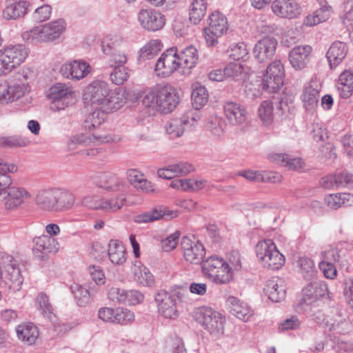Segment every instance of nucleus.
<instances>
[{
	"instance_id": "f257e3e1",
	"label": "nucleus",
	"mask_w": 353,
	"mask_h": 353,
	"mask_svg": "<svg viewBox=\"0 0 353 353\" xmlns=\"http://www.w3.org/2000/svg\"><path fill=\"white\" fill-rule=\"evenodd\" d=\"M83 99L92 108H101L103 111H116L125 103L126 99L121 88L111 90L107 82L96 80L84 90Z\"/></svg>"
},
{
	"instance_id": "f03ea898",
	"label": "nucleus",
	"mask_w": 353,
	"mask_h": 353,
	"mask_svg": "<svg viewBox=\"0 0 353 353\" xmlns=\"http://www.w3.org/2000/svg\"><path fill=\"white\" fill-rule=\"evenodd\" d=\"M94 111L89 114L83 123L85 130L92 132V134H78L70 139L74 145H88L91 143L95 144L108 143L114 142L117 138L109 134L101 133L97 129L105 121L107 114L111 111H103L101 108H93Z\"/></svg>"
},
{
	"instance_id": "7ed1b4c3",
	"label": "nucleus",
	"mask_w": 353,
	"mask_h": 353,
	"mask_svg": "<svg viewBox=\"0 0 353 353\" xmlns=\"http://www.w3.org/2000/svg\"><path fill=\"white\" fill-rule=\"evenodd\" d=\"M230 262L232 267H230L222 258L212 255L203 261L202 272L216 284L228 283L232 279V268L239 270L241 267L239 258L234 261L230 259Z\"/></svg>"
},
{
	"instance_id": "20e7f679",
	"label": "nucleus",
	"mask_w": 353,
	"mask_h": 353,
	"mask_svg": "<svg viewBox=\"0 0 353 353\" xmlns=\"http://www.w3.org/2000/svg\"><path fill=\"white\" fill-rule=\"evenodd\" d=\"M179 102L176 90L170 85H157L147 93L143 103L147 107H156L159 111L167 114L172 112Z\"/></svg>"
},
{
	"instance_id": "39448f33",
	"label": "nucleus",
	"mask_w": 353,
	"mask_h": 353,
	"mask_svg": "<svg viewBox=\"0 0 353 353\" xmlns=\"http://www.w3.org/2000/svg\"><path fill=\"white\" fill-rule=\"evenodd\" d=\"M23 282L19 262L11 255L0 253V287L16 292L20 290ZM1 296L0 293V299Z\"/></svg>"
},
{
	"instance_id": "423d86ee",
	"label": "nucleus",
	"mask_w": 353,
	"mask_h": 353,
	"mask_svg": "<svg viewBox=\"0 0 353 353\" xmlns=\"http://www.w3.org/2000/svg\"><path fill=\"white\" fill-rule=\"evenodd\" d=\"M256 254L262 265L269 270H279L285 263L284 256L270 239L259 241L256 245Z\"/></svg>"
},
{
	"instance_id": "0eeeda50",
	"label": "nucleus",
	"mask_w": 353,
	"mask_h": 353,
	"mask_svg": "<svg viewBox=\"0 0 353 353\" xmlns=\"http://www.w3.org/2000/svg\"><path fill=\"white\" fill-rule=\"evenodd\" d=\"M28 72L22 71L15 74L7 84L0 85V103H12L21 97L28 85Z\"/></svg>"
},
{
	"instance_id": "6e6552de",
	"label": "nucleus",
	"mask_w": 353,
	"mask_h": 353,
	"mask_svg": "<svg viewBox=\"0 0 353 353\" xmlns=\"http://www.w3.org/2000/svg\"><path fill=\"white\" fill-rule=\"evenodd\" d=\"M48 97L50 99V109L59 111L74 105L77 101L76 92L65 83H57L49 89Z\"/></svg>"
},
{
	"instance_id": "1a4fd4ad",
	"label": "nucleus",
	"mask_w": 353,
	"mask_h": 353,
	"mask_svg": "<svg viewBox=\"0 0 353 353\" xmlns=\"http://www.w3.org/2000/svg\"><path fill=\"white\" fill-rule=\"evenodd\" d=\"M208 26L203 28V34L208 46H215L218 39L228 30L227 18L219 12H212L208 18Z\"/></svg>"
},
{
	"instance_id": "9d476101",
	"label": "nucleus",
	"mask_w": 353,
	"mask_h": 353,
	"mask_svg": "<svg viewBox=\"0 0 353 353\" xmlns=\"http://www.w3.org/2000/svg\"><path fill=\"white\" fill-rule=\"evenodd\" d=\"M28 56L23 45H15L0 50V75L11 72L23 63Z\"/></svg>"
},
{
	"instance_id": "9b49d317",
	"label": "nucleus",
	"mask_w": 353,
	"mask_h": 353,
	"mask_svg": "<svg viewBox=\"0 0 353 353\" xmlns=\"http://www.w3.org/2000/svg\"><path fill=\"white\" fill-rule=\"evenodd\" d=\"M285 70L280 60L270 63L266 69L262 81V88L268 92H276L283 85Z\"/></svg>"
},
{
	"instance_id": "f8f14e48",
	"label": "nucleus",
	"mask_w": 353,
	"mask_h": 353,
	"mask_svg": "<svg viewBox=\"0 0 353 353\" xmlns=\"http://www.w3.org/2000/svg\"><path fill=\"white\" fill-rule=\"evenodd\" d=\"M102 50L108 55L110 67L124 66L128 61V56L123 50L122 42L117 38L105 39L101 43Z\"/></svg>"
},
{
	"instance_id": "ddd939ff",
	"label": "nucleus",
	"mask_w": 353,
	"mask_h": 353,
	"mask_svg": "<svg viewBox=\"0 0 353 353\" xmlns=\"http://www.w3.org/2000/svg\"><path fill=\"white\" fill-rule=\"evenodd\" d=\"M198 320L211 334L216 336L223 334L225 319L219 312L210 307L202 308Z\"/></svg>"
},
{
	"instance_id": "4468645a",
	"label": "nucleus",
	"mask_w": 353,
	"mask_h": 353,
	"mask_svg": "<svg viewBox=\"0 0 353 353\" xmlns=\"http://www.w3.org/2000/svg\"><path fill=\"white\" fill-rule=\"evenodd\" d=\"M181 248L185 260L192 264L203 263L205 255V248L199 241L192 240L188 237H183Z\"/></svg>"
},
{
	"instance_id": "2eb2a0df",
	"label": "nucleus",
	"mask_w": 353,
	"mask_h": 353,
	"mask_svg": "<svg viewBox=\"0 0 353 353\" xmlns=\"http://www.w3.org/2000/svg\"><path fill=\"white\" fill-rule=\"evenodd\" d=\"M31 196L30 193L23 188L8 186L3 192H0V201H5V207L8 210H13Z\"/></svg>"
},
{
	"instance_id": "dca6fc26",
	"label": "nucleus",
	"mask_w": 353,
	"mask_h": 353,
	"mask_svg": "<svg viewBox=\"0 0 353 353\" xmlns=\"http://www.w3.org/2000/svg\"><path fill=\"white\" fill-rule=\"evenodd\" d=\"M138 21L143 29L155 32L163 28L165 19L159 11L153 9H142L138 14Z\"/></svg>"
},
{
	"instance_id": "f3484780",
	"label": "nucleus",
	"mask_w": 353,
	"mask_h": 353,
	"mask_svg": "<svg viewBox=\"0 0 353 353\" xmlns=\"http://www.w3.org/2000/svg\"><path fill=\"white\" fill-rule=\"evenodd\" d=\"M176 70L179 71L176 50L170 48L163 52L159 58L155 65L154 71L157 76L167 77Z\"/></svg>"
},
{
	"instance_id": "a211bd4d",
	"label": "nucleus",
	"mask_w": 353,
	"mask_h": 353,
	"mask_svg": "<svg viewBox=\"0 0 353 353\" xmlns=\"http://www.w3.org/2000/svg\"><path fill=\"white\" fill-rule=\"evenodd\" d=\"M277 45L274 37H264L254 45L253 56L259 63L267 62L275 55Z\"/></svg>"
},
{
	"instance_id": "6ab92c4d",
	"label": "nucleus",
	"mask_w": 353,
	"mask_h": 353,
	"mask_svg": "<svg viewBox=\"0 0 353 353\" xmlns=\"http://www.w3.org/2000/svg\"><path fill=\"white\" fill-rule=\"evenodd\" d=\"M177 300L175 294L165 291L159 292L155 296V301L158 305L159 314L166 319H175L178 316Z\"/></svg>"
},
{
	"instance_id": "aec40b11",
	"label": "nucleus",
	"mask_w": 353,
	"mask_h": 353,
	"mask_svg": "<svg viewBox=\"0 0 353 353\" xmlns=\"http://www.w3.org/2000/svg\"><path fill=\"white\" fill-rule=\"evenodd\" d=\"M33 254L40 259H43L48 254H55L59 250V243L57 240L48 235L36 236L33 239Z\"/></svg>"
},
{
	"instance_id": "412c9836",
	"label": "nucleus",
	"mask_w": 353,
	"mask_h": 353,
	"mask_svg": "<svg viewBox=\"0 0 353 353\" xmlns=\"http://www.w3.org/2000/svg\"><path fill=\"white\" fill-rule=\"evenodd\" d=\"M91 67L83 60H74L65 63L60 69L61 74L68 79L79 81L86 77Z\"/></svg>"
},
{
	"instance_id": "4be33fe9",
	"label": "nucleus",
	"mask_w": 353,
	"mask_h": 353,
	"mask_svg": "<svg viewBox=\"0 0 353 353\" xmlns=\"http://www.w3.org/2000/svg\"><path fill=\"white\" fill-rule=\"evenodd\" d=\"M108 297L113 301L129 305L139 304L144 299V295L138 290L118 288H112L108 292Z\"/></svg>"
},
{
	"instance_id": "5701e85b",
	"label": "nucleus",
	"mask_w": 353,
	"mask_h": 353,
	"mask_svg": "<svg viewBox=\"0 0 353 353\" xmlns=\"http://www.w3.org/2000/svg\"><path fill=\"white\" fill-rule=\"evenodd\" d=\"M196 121V119L192 113H188L181 118L170 119L166 125V132L172 139L179 137L185 130L190 128Z\"/></svg>"
},
{
	"instance_id": "b1692460",
	"label": "nucleus",
	"mask_w": 353,
	"mask_h": 353,
	"mask_svg": "<svg viewBox=\"0 0 353 353\" xmlns=\"http://www.w3.org/2000/svg\"><path fill=\"white\" fill-rule=\"evenodd\" d=\"M177 62L179 66V72L182 74H188L190 70L194 68L198 61L197 50L192 46L186 47L176 52Z\"/></svg>"
},
{
	"instance_id": "393cba45",
	"label": "nucleus",
	"mask_w": 353,
	"mask_h": 353,
	"mask_svg": "<svg viewBox=\"0 0 353 353\" xmlns=\"http://www.w3.org/2000/svg\"><path fill=\"white\" fill-rule=\"evenodd\" d=\"M176 216V211L170 210L165 206H159L148 212L134 216L133 219L137 223H148L161 219H169Z\"/></svg>"
},
{
	"instance_id": "a878e982",
	"label": "nucleus",
	"mask_w": 353,
	"mask_h": 353,
	"mask_svg": "<svg viewBox=\"0 0 353 353\" xmlns=\"http://www.w3.org/2000/svg\"><path fill=\"white\" fill-rule=\"evenodd\" d=\"M311 52L312 48L308 45L293 48L288 56L292 67L296 70L304 69L310 61Z\"/></svg>"
},
{
	"instance_id": "bb28decb",
	"label": "nucleus",
	"mask_w": 353,
	"mask_h": 353,
	"mask_svg": "<svg viewBox=\"0 0 353 353\" xmlns=\"http://www.w3.org/2000/svg\"><path fill=\"white\" fill-rule=\"evenodd\" d=\"M225 115L229 123L233 125L243 123L248 117L246 109L239 103L227 101L223 106Z\"/></svg>"
},
{
	"instance_id": "cd10ccee",
	"label": "nucleus",
	"mask_w": 353,
	"mask_h": 353,
	"mask_svg": "<svg viewBox=\"0 0 353 353\" xmlns=\"http://www.w3.org/2000/svg\"><path fill=\"white\" fill-rule=\"evenodd\" d=\"M302 292L303 300L307 304L314 302L326 295L330 298L327 283L321 281L309 283L303 289Z\"/></svg>"
},
{
	"instance_id": "c85d7f7f",
	"label": "nucleus",
	"mask_w": 353,
	"mask_h": 353,
	"mask_svg": "<svg viewBox=\"0 0 353 353\" xmlns=\"http://www.w3.org/2000/svg\"><path fill=\"white\" fill-rule=\"evenodd\" d=\"M299 8L294 0H275L272 3L273 12L284 18L295 17L299 13Z\"/></svg>"
},
{
	"instance_id": "c756f323",
	"label": "nucleus",
	"mask_w": 353,
	"mask_h": 353,
	"mask_svg": "<svg viewBox=\"0 0 353 353\" xmlns=\"http://www.w3.org/2000/svg\"><path fill=\"white\" fill-rule=\"evenodd\" d=\"M16 333L18 339L27 345H32L39 336V332L32 323H23L17 326Z\"/></svg>"
},
{
	"instance_id": "7c9ffc66",
	"label": "nucleus",
	"mask_w": 353,
	"mask_h": 353,
	"mask_svg": "<svg viewBox=\"0 0 353 353\" xmlns=\"http://www.w3.org/2000/svg\"><path fill=\"white\" fill-rule=\"evenodd\" d=\"M347 46L345 43L335 41L329 48L326 57L331 69L337 67L345 58L347 54Z\"/></svg>"
},
{
	"instance_id": "2f4dec72",
	"label": "nucleus",
	"mask_w": 353,
	"mask_h": 353,
	"mask_svg": "<svg viewBox=\"0 0 353 353\" xmlns=\"http://www.w3.org/2000/svg\"><path fill=\"white\" fill-rule=\"evenodd\" d=\"M57 188L42 190L36 196L37 204L43 210L53 211L58 210Z\"/></svg>"
},
{
	"instance_id": "473e14b6",
	"label": "nucleus",
	"mask_w": 353,
	"mask_h": 353,
	"mask_svg": "<svg viewBox=\"0 0 353 353\" xmlns=\"http://www.w3.org/2000/svg\"><path fill=\"white\" fill-rule=\"evenodd\" d=\"M265 294L273 302H280L285 296V289L283 281L278 277H272L266 283L263 288Z\"/></svg>"
},
{
	"instance_id": "72a5a7b5",
	"label": "nucleus",
	"mask_w": 353,
	"mask_h": 353,
	"mask_svg": "<svg viewBox=\"0 0 353 353\" xmlns=\"http://www.w3.org/2000/svg\"><path fill=\"white\" fill-rule=\"evenodd\" d=\"M230 312L236 318L246 322L252 316L251 308L239 299L230 296L227 299Z\"/></svg>"
},
{
	"instance_id": "f704fd0d",
	"label": "nucleus",
	"mask_w": 353,
	"mask_h": 353,
	"mask_svg": "<svg viewBox=\"0 0 353 353\" xmlns=\"http://www.w3.org/2000/svg\"><path fill=\"white\" fill-rule=\"evenodd\" d=\"M337 89L343 99L349 98L353 93V72L344 70L339 77Z\"/></svg>"
},
{
	"instance_id": "c9c22d12",
	"label": "nucleus",
	"mask_w": 353,
	"mask_h": 353,
	"mask_svg": "<svg viewBox=\"0 0 353 353\" xmlns=\"http://www.w3.org/2000/svg\"><path fill=\"white\" fill-rule=\"evenodd\" d=\"M208 0H192L189 7V20L194 24H199L205 15Z\"/></svg>"
},
{
	"instance_id": "e433bc0d",
	"label": "nucleus",
	"mask_w": 353,
	"mask_h": 353,
	"mask_svg": "<svg viewBox=\"0 0 353 353\" xmlns=\"http://www.w3.org/2000/svg\"><path fill=\"white\" fill-rule=\"evenodd\" d=\"M29 6L30 3L26 1H19L13 3L3 10V18L8 20H15L23 17L27 13Z\"/></svg>"
},
{
	"instance_id": "4c0bfd02",
	"label": "nucleus",
	"mask_w": 353,
	"mask_h": 353,
	"mask_svg": "<svg viewBox=\"0 0 353 353\" xmlns=\"http://www.w3.org/2000/svg\"><path fill=\"white\" fill-rule=\"evenodd\" d=\"M192 104L196 110H199L208 103V92L206 88L199 83L192 84Z\"/></svg>"
},
{
	"instance_id": "58836bf2",
	"label": "nucleus",
	"mask_w": 353,
	"mask_h": 353,
	"mask_svg": "<svg viewBox=\"0 0 353 353\" xmlns=\"http://www.w3.org/2000/svg\"><path fill=\"white\" fill-rule=\"evenodd\" d=\"M108 254L111 262L116 265L123 264L126 260L125 247L117 240L110 241Z\"/></svg>"
},
{
	"instance_id": "ea45409f",
	"label": "nucleus",
	"mask_w": 353,
	"mask_h": 353,
	"mask_svg": "<svg viewBox=\"0 0 353 353\" xmlns=\"http://www.w3.org/2000/svg\"><path fill=\"white\" fill-rule=\"evenodd\" d=\"M269 159L280 165L288 168L290 170H298L303 167V162L300 158H290L286 154L276 153L270 155Z\"/></svg>"
},
{
	"instance_id": "a19ab883",
	"label": "nucleus",
	"mask_w": 353,
	"mask_h": 353,
	"mask_svg": "<svg viewBox=\"0 0 353 353\" xmlns=\"http://www.w3.org/2000/svg\"><path fill=\"white\" fill-rule=\"evenodd\" d=\"M162 43L158 39L150 40L139 51L138 61H144L154 58L161 50Z\"/></svg>"
},
{
	"instance_id": "79ce46f5",
	"label": "nucleus",
	"mask_w": 353,
	"mask_h": 353,
	"mask_svg": "<svg viewBox=\"0 0 353 353\" xmlns=\"http://www.w3.org/2000/svg\"><path fill=\"white\" fill-rule=\"evenodd\" d=\"M301 97L305 110L313 112L319 102V92L318 90L311 85L307 86L304 89Z\"/></svg>"
},
{
	"instance_id": "37998d69",
	"label": "nucleus",
	"mask_w": 353,
	"mask_h": 353,
	"mask_svg": "<svg viewBox=\"0 0 353 353\" xmlns=\"http://www.w3.org/2000/svg\"><path fill=\"white\" fill-rule=\"evenodd\" d=\"M205 181H195L191 179H177L173 180L170 187L183 191H196L202 189Z\"/></svg>"
},
{
	"instance_id": "c03bdc74",
	"label": "nucleus",
	"mask_w": 353,
	"mask_h": 353,
	"mask_svg": "<svg viewBox=\"0 0 353 353\" xmlns=\"http://www.w3.org/2000/svg\"><path fill=\"white\" fill-rule=\"evenodd\" d=\"M75 302L79 306L85 307L90 302L92 294L84 286L74 283L70 286Z\"/></svg>"
},
{
	"instance_id": "a18cd8bd",
	"label": "nucleus",
	"mask_w": 353,
	"mask_h": 353,
	"mask_svg": "<svg viewBox=\"0 0 353 353\" xmlns=\"http://www.w3.org/2000/svg\"><path fill=\"white\" fill-rule=\"evenodd\" d=\"M100 180L101 187L109 191H119L124 187L123 181L114 174L104 173Z\"/></svg>"
},
{
	"instance_id": "49530a36",
	"label": "nucleus",
	"mask_w": 353,
	"mask_h": 353,
	"mask_svg": "<svg viewBox=\"0 0 353 353\" xmlns=\"http://www.w3.org/2000/svg\"><path fill=\"white\" fill-rule=\"evenodd\" d=\"M44 33H46L48 41H53L63 32L65 29V21L59 19L50 23L43 25Z\"/></svg>"
},
{
	"instance_id": "de8ad7c7",
	"label": "nucleus",
	"mask_w": 353,
	"mask_h": 353,
	"mask_svg": "<svg viewBox=\"0 0 353 353\" xmlns=\"http://www.w3.org/2000/svg\"><path fill=\"white\" fill-rule=\"evenodd\" d=\"M332 12L331 6L327 5L322 6L314 12V15L306 17L304 23L307 26H315L326 21L330 17Z\"/></svg>"
},
{
	"instance_id": "09e8293b",
	"label": "nucleus",
	"mask_w": 353,
	"mask_h": 353,
	"mask_svg": "<svg viewBox=\"0 0 353 353\" xmlns=\"http://www.w3.org/2000/svg\"><path fill=\"white\" fill-rule=\"evenodd\" d=\"M37 305L39 310L43 316L50 321H52L55 316L54 314V307L50 303L48 296L43 293L40 292L37 297Z\"/></svg>"
},
{
	"instance_id": "8fccbe9b",
	"label": "nucleus",
	"mask_w": 353,
	"mask_h": 353,
	"mask_svg": "<svg viewBox=\"0 0 353 353\" xmlns=\"http://www.w3.org/2000/svg\"><path fill=\"white\" fill-rule=\"evenodd\" d=\"M17 171V167L14 164H8L0 159V192H3L5 188L12 183V179L7 173H14Z\"/></svg>"
},
{
	"instance_id": "3c124183",
	"label": "nucleus",
	"mask_w": 353,
	"mask_h": 353,
	"mask_svg": "<svg viewBox=\"0 0 353 353\" xmlns=\"http://www.w3.org/2000/svg\"><path fill=\"white\" fill-rule=\"evenodd\" d=\"M44 27L39 26L34 27L30 30L25 31L22 34L23 40L31 43H42L48 41L46 33H44Z\"/></svg>"
},
{
	"instance_id": "603ef678",
	"label": "nucleus",
	"mask_w": 353,
	"mask_h": 353,
	"mask_svg": "<svg viewBox=\"0 0 353 353\" xmlns=\"http://www.w3.org/2000/svg\"><path fill=\"white\" fill-rule=\"evenodd\" d=\"M353 199L349 193L330 194L325 196V202L332 209H337L343 205H348L347 202Z\"/></svg>"
},
{
	"instance_id": "864d4df0",
	"label": "nucleus",
	"mask_w": 353,
	"mask_h": 353,
	"mask_svg": "<svg viewBox=\"0 0 353 353\" xmlns=\"http://www.w3.org/2000/svg\"><path fill=\"white\" fill-rule=\"evenodd\" d=\"M125 201V196L123 194L109 199H103L102 211L105 212H115L123 206Z\"/></svg>"
},
{
	"instance_id": "5fc2aeb1",
	"label": "nucleus",
	"mask_w": 353,
	"mask_h": 353,
	"mask_svg": "<svg viewBox=\"0 0 353 353\" xmlns=\"http://www.w3.org/2000/svg\"><path fill=\"white\" fill-rule=\"evenodd\" d=\"M134 279L143 286H150L154 283V276L145 266H136L134 269Z\"/></svg>"
},
{
	"instance_id": "6e6d98bb",
	"label": "nucleus",
	"mask_w": 353,
	"mask_h": 353,
	"mask_svg": "<svg viewBox=\"0 0 353 353\" xmlns=\"http://www.w3.org/2000/svg\"><path fill=\"white\" fill-rule=\"evenodd\" d=\"M259 117L264 125H270L273 121V103L271 101H263L258 109Z\"/></svg>"
},
{
	"instance_id": "4d7b16f0",
	"label": "nucleus",
	"mask_w": 353,
	"mask_h": 353,
	"mask_svg": "<svg viewBox=\"0 0 353 353\" xmlns=\"http://www.w3.org/2000/svg\"><path fill=\"white\" fill-rule=\"evenodd\" d=\"M298 266L303 277L310 280L312 279L316 273L314 261L307 257H301L297 261Z\"/></svg>"
},
{
	"instance_id": "13d9d810",
	"label": "nucleus",
	"mask_w": 353,
	"mask_h": 353,
	"mask_svg": "<svg viewBox=\"0 0 353 353\" xmlns=\"http://www.w3.org/2000/svg\"><path fill=\"white\" fill-rule=\"evenodd\" d=\"M228 55L234 60L247 59L248 58V50L243 42L232 43L228 50Z\"/></svg>"
},
{
	"instance_id": "bf43d9fd",
	"label": "nucleus",
	"mask_w": 353,
	"mask_h": 353,
	"mask_svg": "<svg viewBox=\"0 0 353 353\" xmlns=\"http://www.w3.org/2000/svg\"><path fill=\"white\" fill-rule=\"evenodd\" d=\"M58 208L70 209L74 203V195L67 190L57 188Z\"/></svg>"
},
{
	"instance_id": "052dcab7",
	"label": "nucleus",
	"mask_w": 353,
	"mask_h": 353,
	"mask_svg": "<svg viewBox=\"0 0 353 353\" xmlns=\"http://www.w3.org/2000/svg\"><path fill=\"white\" fill-rule=\"evenodd\" d=\"M110 68H112V72L110 74V78L115 85H122L128 79V70L125 66Z\"/></svg>"
},
{
	"instance_id": "680f3d73",
	"label": "nucleus",
	"mask_w": 353,
	"mask_h": 353,
	"mask_svg": "<svg viewBox=\"0 0 353 353\" xmlns=\"http://www.w3.org/2000/svg\"><path fill=\"white\" fill-rule=\"evenodd\" d=\"M226 127L225 121L218 117H212L208 123V129L215 137L221 136Z\"/></svg>"
},
{
	"instance_id": "e2e57ef3",
	"label": "nucleus",
	"mask_w": 353,
	"mask_h": 353,
	"mask_svg": "<svg viewBox=\"0 0 353 353\" xmlns=\"http://www.w3.org/2000/svg\"><path fill=\"white\" fill-rule=\"evenodd\" d=\"M134 319V313L128 309L117 307L115 308L114 323L126 325Z\"/></svg>"
},
{
	"instance_id": "0e129e2a",
	"label": "nucleus",
	"mask_w": 353,
	"mask_h": 353,
	"mask_svg": "<svg viewBox=\"0 0 353 353\" xmlns=\"http://www.w3.org/2000/svg\"><path fill=\"white\" fill-rule=\"evenodd\" d=\"M29 141L25 137L11 136L0 138V147L8 148L24 147L28 145Z\"/></svg>"
},
{
	"instance_id": "69168bd1",
	"label": "nucleus",
	"mask_w": 353,
	"mask_h": 353,
	"mask_svg": "<svg viewBox=\"0 0 353 353\" xmlns=\"http://www.w3.org/2000/svg\"><path fill=\"white\" fill-rule=\"evenodd\" d=\"M225 78L238 81L243 74V67L239 63L230 62L223 69Z\"/></svg>"
},
{
	"instance_id": "338daca9",
	"label": "nucleus",
	"mask_w": 353,
	"mask_h": 353,
	"mask_svg": "<svg viewBox=\"0 0 353 353\" xmlns=\"http://www.w3.org/2000/svg\"><path fill=\"white\" fill-rule=\"evenodd\" d=\"M330 331L335 332L337 334H343L348 332L350 323L345 318L335 319L327 324Z\"/></svg>"
},
{
	"instance_id": "774afa93",
	"label": "nucleus",
	"mask_w": 353,
	"mask_h": 353,
	"mask_svg": "<svg viewBox=\"0 0 353 353\" xmlns=\"http://www.w3.org/2000/svg\"><path fill=\"white\" fill-rule=\"evenodd\" d=\"M179 236L180 232H175L165 239H162L161 242L162 249L165 252L174 250L179 242Z\"/></svg>"
}]
</instances>
